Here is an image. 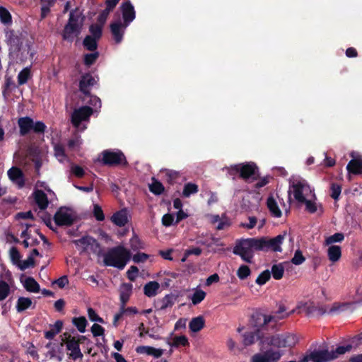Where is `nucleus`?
Wrapping results in <instances>:
<instances>
[{
    "label": "nucleus",
    "mask_w": 362,
    "mask_h": 362,
    "mask_svg": "<svg viewBox=\"0 0 362 362\" xmlns=\"http://www.w3.org/2000/svg\"><path fill=\"white\" fill-rule=\"evenodd\" d=\"M286 232L279 234L274 238L261 237L259 238H250L238 241L233 248V252L239 255L243 260L251 263L254 257L253 251H273L281 252V244Z\"/></svg>",
    "instance_id": "nucleus-1"
},
{
    "label": "nucleus",
    "mask_w": 362,
    "mask_h": 362,
    "mask_svg": "<svg viewBox=\"0 0 362 362\" xmlns=\"http://www.w3.org/2000/svg\"><path fill=\"white\" fill-rule=\"evenodd\" d=\"M132 254L124 246L119 245L110 248L105 255L103 262L105 266L123 269L130 260Z\"/></svg>",
    "instance_id": "nucleus-2"
},
{
    "label": "nucleus",
    "mask_w": 362,
    "mask_h": 362,
    "mask_svg": "<svg viewBox=\"0 0 362 362\" xmlns=\"http://www.w3.org/2000/svg\"><path fill=\"white\" fill-rule=\"evenodd\" d=\"M296 343V337L291 334H275L272 336H264L261 339V346L262 348L265 346H272L276 348L291 347Z\"/></svg>",
    "instance_id": "nucleus-3"
},
{
    "label": "nucleus",
    "mask_w": 362,
    "mask_h": 362,
    "mask_svg": "<svg viewBox=\"0 0 362 362\" xmlns=\"http://www.w3.org/2000/svg\"><path fill=\"white\" fill-rule=\"evenodd\" d=\"M98 160L103 165L109 167L128 165V162L124 154L119 150H104L100 154V157L98 158Z\"/></svg>",
    "instance_id": "nucleus-4"
},
{
    "label": "nucleus",
    "mask_w": 362,
    "mask_h": 362,
    "mask_svg": "<svg viewBox=\"0 0 362 362\" xmlns=\"http://www.w3.org/2000/svg\"><path fill=\"white\" fill-rule=\"evenodd\" d=\"M20 135L24 136L28 134L30 131L37 134H43L46 129V125L42 121L34 122L30 117H22L18 119Z\"/></svg>",
    "instance_id": "nucleus-5"
},
{
    "label": "nucleus",
    "mask_w": 362,
    "mask_h": 362,
    "mask_svg": "<svg viewBox=\"0 0 362 362\" xmlns=\"http://www.w3.org/2000/svg\"><path fill=\"white\" fill-rule=\"evenodd\" d=\"M339 355L341 354L337 353V349L331 351L327 349L308 351L303 357V362H329Z\"/></svg>",
    "instance_id": "nucleus-6"
},
{
    "label": "nucleus",
    "mask_w": 362,
    "mask_h": 362,
    "mask_svg": "<svg viewBox=\"0 0 362 362\" xmlns=\"http://www.w3.org/2000/svg\"><path fill=\"white\" fill-rule=\"evenodd\" d=\"M24 41L25 35L22 33L10 31L8 37L10 54L17 55L21 50Z\"/></svg>",
    "instance_id": "nucleus-7"
},
{
    "label": "nucleus",
    "mask_w": 362,
    "mask_h": 362,
    "mask_svg": "<svg viewBox=\"0 0 362 362\" xmlns=\"http://www.w3.org/2000/svg\"><path fill=\"white\" fill-rule=\"evenodd\" d=\"M65 336V344L66 349L70 351L69 356L70 358L76 361L78 358H83V354L80 349L79 341L76 340V337H72L68 333H64Z\"/></svg>",
    "instance_id": "nucleus-8"
},
{
    "label": "nucleus",
    "mask_w": 362,
    "mask_h": 362,
    "mask_svg": "<svg viewBox=\"0 0 362 362\" xmlns=\"http://www.w3.org/2000/svg\"><path fill=\"white\" fill-rule=\"evenodd\" d=\"M93 112V111L92 107L89 106H83L78 109L74 110L71 114V118L72 124L75 127H79L82 122L89 120Z\"/></svg>",
    "instance_id": "nucleus-9"
},
{
    "label": "nucleus",
    "mask_w": 362,
    "mask_h": 362,
    "mask_svg": "<svg viewBox=\"0 0 362 362\" xmlns=\"http://www.w3.org/2000/svg\"><path fill=\"white\" fill-rule=\"evenodd\" d=\"M240 177L245 181L251 179V181L257 180L259 178V169L255 163H240Z\"/></svg>",
    "instance_id": "nucleus-10"
},
{
    "label": "nucleus",
    "mask_w": 362,
    "mask_h": 362,
    "mask_svg": "<svg viewBox=\"0 0 362 362\" xmlns=\"http://www.w3.org/2000/svg\"><path fill=\"white\" fill-rule=\"evenodd\" d=\"M54 221L58 226H71L75 218L68 212L66 208H60L54 216Z\"/></svg>",
    "instance_id": "nucleus-11"
},
{
    "label": "nucleus",
    "mask_w": 362,
    "mask_h": 362,
    "mask_svg": "<svg viewBox=\"0 0 362 362\" xmlns=\"http://www.w3.org/2000/svg\"><path fill=\"white\" fill-rule=\"evenodd\" d=\"M120 11L122 16L124 26H129L136 18V11L134 6L129 0L122 2L120 5Z\"/></svg>",
    "instance_id": "nucleus-12"
},
{
    "label": "nucleus",
    "mask_w": 362,
    "mask_h": 362,
    "mask_svg": "<svg viewBox=\"0 0 362 362\" xmlns=\"http://www.w3.org/2000/svg\"><path fill=\"white\" fill-rule=\"evenodd\" d=\"M128 26H124V23H122L119 18L115 21H113L110 25V32L112 38L116 44H119L123 40L125 30Z\"/></svg>",
    "instance_id": "nucleus-13"
},
{
    "label": "nucleus",
    "mask_w": 362,
    "mask_h": 362,
    "mask_svg": "<svg viewBox=\"0 0 362 362\" xmlns=\"http://www.w3.org/2000/svg\"><path fill=\"white\" fill-rule=\"evenodd\" d=\"M281 354L278 351L267 350L263 354H256L251 359V362H276L280 359Z\"/></svg>",
    "instance_id": "nucleus-14"
},
{
    "label": "nucleus",
    "mask_w": 362,
    "mask_h": 362,
    "mask_svg": "<svg viewBox=\"0 0 362 362\" xmlns=\"http://www.w3.org/2000/svg\"><path fill=\"white\" fill-rule=\"evenodd\" d=\"M273 319V317L256 312L251 316V324L256 329H259L262 332L269 323L272 322Z\"/></svg>",
    "instance_id": "nucleus-15"
},
{
    "label": "nucleus",
    "mask_w": 362,
    "mask_h": 362,
    "mask_svg": "<svg viewBox=\"0 0 362 362\" xmlns=\"http://www.w3.org/2000/svg\"><path fill=\"white\" fill-rule=\"evenodd\" d=\"M96 83L95 78L90 73H86L81 77L79 81V90L86 96H90V88L93 86Z\"/></svg>",
    "instance_id": "nucleus-16"
},
{
    "label": "nucleus",
    "mask_w": 362,
    "mask_h": 362,
    "mask_svg": "<svg viewBox=\"0 0 362 362\" xmlns=\"http://www.w3.org/2000/svg\"><path fill=\"white\" fill-rule=\"evenodd\" d=\"M81 25H74L67 23L62 32V38L68 42H73L74 37L78 35L81 31Z\"/></svg>",
    "instance_id": "nucleus-17"
},
{
    "label": "nucleus",
    "mask_w": 362,
    "mask_h": 362,
    "mask_svg": "<svg viewBox=\"0 0 362 362\" xmlns=\"http://www.w3.org/2000/svg\"><path fill=\"white\" fill-rule=\"evenodd\" d=\"M243 342L245 346H250L259 340L261 344V339L264 338V336L259 329H256L253 332H245L243 334Z\"/></svg>",
    "instance_id": "nucleus-18"
},
{
    "label": "nucleus",
    "mask_w": 362,
    "mask_h": 362,
    "mask_svg": "<svg viewBox=\"0 0 362 362\" xmlns=\"http://www.w3.org/2000/svg\"><path fill=\"white\" fill-rule=\"evenodd\" d=\"M8 178L20 188L25 185L24 175L23 171L18 167H12L7 172Z\"/></svg>",
    "instance_id": "nucleus-19"
},
{
    "label": "nucleus",
    "mask_w": 362,
    "mask_h": 362,
    "mask_svg": "<svg viewBox=\"0 0 362 362\" xmlns=\"http://www.w3.org/2000/svg\"><path fill=\"white\" fill-rule=\"evenodd\" d=\"M111 221L117 226H124L128 222L127 209H121L113 214V215L111 217Z\"/></svg>",
    "instance_id": "nucleus-20"
},
{
    "label": "nucleus",
    "mask_w": 362,
    "mask_h": 362,
    "mask_svg": "<svg viewBox=\"0 0 362 362\" xmlns=\"http://www.w3.org/2000/svg\"><path fill=\"white\" fill-rule=\"evenodd\" d=\"M160 173L163 175V180L171 185L177 183L181 177L180 173L174 170L163 169Z\"/></svg>",
    "instance_id": "nucleus-21"
},
{
    "label": "nucleus",
    "mask_w": 362,
    "mask_h": 362,
    "mask_svg": "<svg viewBox=\"0 0 362 362\" xmlns=\"http://www.w3.org/2000/svg\"><path fill=\"white\" fill-rule=\"evenodd\" d=\"M35 202L40 209V210H45L49 204V201L47 194L41 189H37L34 192Z\"/></svg>",
    "instance_id": "nucleus-22"
},
{
    "label": "nucleus",
    "mask_w": 362,
    "mask_h": 362,
    "mask_svg": "<svg viewBox=\"0 0 362 362\" xmlns=\"http://www.w3.org/2000/svg\"><path fill=\"white\" fill-rule=\"evenodd\" d=\"M139 354H146L148 356H153L155 358L160 357L163 354V350L161 349H156L148 346H140L136 349Z\"/></svg>",
    "instance_id": "nucleus-23"
},
{
    "label": "nucleus",
    "mask_w": 362,
    "mask_h": 362,
    "mask_svg": "<svg viewBox=\"0 0 362 362\" xmlns=\"http://www.w3.org/2000/svg\"><path fill=\"white\" fill-rule=\"evenodd\" d=\"M84 18L85 17L83 16L82 12L80 11L79 8L77 7L70 11L67 23L74 25H81L82 27Z\"/></svg>",
    "instance_id": "nucleus-24"
},
{
    "label": "nucleus",
    "mask_w": 362,
    "mask_h": 362,
    "mask_svg": "<svg viewBox=\"0 0 362 362\" xmlns=\"http://www.w3.org/2000/svg\"><path fill=\"white\" fill-rule=\"evenodd\" d=\"M122 290L120 292L119 298L121 301V308H124L128 302L132 293V284L129 283H124L122 285Z\"/></svg>",
    "instance_id": "nucleus-25"
},
{
    "label": "nucleus",
    "mask_w": 362,
    "mask_h": 362,
    "mask_svg": "<svg viewBox=\"0 0 362 362\" xmlns=\"http://www.w3.org/2000/svg\"><path fill=\"white\" fill-rule=\"evenodd\" d=\"M346 170L349 173L362 175V159H351L346 166Z\"/></svg>",
    "instance_id": "nucleus-26"
},
{
    "label": "nucleus",
    "mask_w": 362,
    "mask_h": 362,
    "mask_svg": "<svg viewBox=\"0 0 362 362\" xmlns=\"http://www.w3.org/2000/svg\"><path fill=\"white\" fill-rule=\"evenodd\" d=\"M305 187V185L300 181L293 183L292 185L294 198L299 203H303L305 200V197L303 195Z\"/></svg>",
    "instance_id": "nucleus-27"
},
{
    "label": "nucleus",
    "mask_w": 362,
    "mask_h": 362,
    "mask_svg": "<svg viewBox=\"0 0 362 362\" xmlns=\"http://www.w3.org/2000/svg\"><path fill=\"white\" fill-rule=\"evenodd\" d=\"M160 284L156 281H149L144 287V294L149 298L154 297L158 294Z\"/></svg>",
    "instance_id": "nucleus-28"
},
{
    "label": "nucleus",
    "mask_w": 362,
    "mask_h": 362,
    "mask_svg": "<svg viewBox=\"0 0 362 362\" xmlns=\"http://www.w3.org/2000/svg\"><path fill=\"white\" fill-rule=\"evenodd\" d=\"M267 206L272 216L276 218H279L281 216V211L279 209L276 201L272 196H270L267 198Z\"/></svg>",
    "instance_id": "nucleus-29"
},
{
    "label": "nucleus",
    "mask_w": 362,
    "mask_h": 362,
    "mask_svg": "<svg viewBox=\"0 0 362 362\" xmlns=\"http://www.w3.org/2000/svg\"><path fill=\"white\" fill-rule=\"evenodd\" d=\"M205 325V320L203 316L199 315L193 317L189 323V328L192 332H198L202 330Z\"/></svg>",
    "instance_id": "nucleus-30"
},
{
    "label": "nucleus",
    "mask_w": 362,
    "mask_h": 362,
    "mask_svg": "<svg viewBox=\"0 0 362 362\" xmlns=\"http://www.w3.org/2000/svg\"><path fill=\"white\" fill-rule=\"evenodd\" d=\"M63 327V322L57 320L54 325H50V329L45 332V337L47 339H52L59 334Z\"/></svg>",
    "instance_id": "nucleus-31"
},
{
    "label": "nucleus",
    "mask_w": 362,
    "mask_h": 362,
    "mask_svg": "<svg viewBox=\"0 0 362 362\" xmlns=\"http://www.w3.org/2000/svg\"><path fill=\"white\" fill-rule=\"evenodd\" d=\"M329 259L333 262L338 261L341 256V247L338 245H332L327 250Z\"/></svg>",
    "instance_id": "nucleus-32"
},
{
    "label": "nucleus",
    "mask_w": 362,
    "mask_h": 362,
    "mask_svg": "<svg viewBox=\"0 0 362 362\" xmlns=\"http://www.w3.org/2000/svg\"><path fill=\"white\" fill-rule=\"evenodd\" d=\"M90 240H92L91 236L85 235V236H83L82 238H81L80 239L74 240L73 243L76 247H81L82 248L81 251V253H82V252H85L87 251V250L89 247V245L90 244Z\"/></svg>",
    "instance_id": "nucleus-33"
},
{
    "label": "nucleus",
    "mask_w": 362,
    "mask_h": 362,
    "mask_svg": "<svg viewBox=\"0 0 362 362\" xmlns=\"http://www.w3.org/2000/svg\"><path fill=\"white\" fill-rule=\"evenodd\" d=\"M176 300V296L172 293L165 295L158 303L160 310H165L167 308L172 307Z\"/></svg>",
    "instance_id": "nucleus-34"
},
{
    "label": "nucleus",
    "mask_w": 362,
    "mask_h": 362,
    "mask_svg": "<svg viewBox=\"0 0 362 362\" xmlns=\"http://www.w3.org/2000/svg\"><path fill=\"white\" fill-rule=\"evenodd\" d=\"M98 40L91 35H86L83 41V45L87 50L95 52L98 48Z\"/></svg>",
    "instance_id": "nucleus-35"
},
{
    "label": "nucleus",
    "mask_w": 362,
    "mask_h": 362,
    "mask_svg": "<svg viewBox=\"0 0 362 362\" xmlns=\"http://www.w3.org/2000/svg\"><path fill=\"white\" fill-rule=\"evenodd\" d=\"M269 315V317H274V319L272 320V322L276 324L280 320H283V319L287 317L289 315V313H286V307L283 305H281L279 307V309L277 311H276L273 314Z\"/></svg>",
    "instance_id": "nucleus-36"
},
{
    "label": "nucleus",
    "mask_w": 362,
    "mask_h": 362,
    "mask_svg": "<svg viewBox=\"0 0 362 362\" xmlns=\"http://www.w3.org/2000/svg\"><path fill=\"white\" fill-rule=\"evenodd\" d=\"M32 305V300L30 298L19 297L16 303V310L18 313H21L29 308Z\"/></svg>",
    "instance_id": "nucleus-37"
},
{
    "label": "nucleus",
    "mask_w": 362,
    "mask_h": 362,
    "mask_svg": "<svg viewBox=\"0 0 362 362\" xmlns=\"http://www.w3.org/2000/svg\"><path fill=\"white\" fill-rule=\"evenodd\" d=\"M16 85L11 77H6L5 83L3 86L2 94L5 98H7L8 94L11 90L16 88Z\"/></svg>",
    "instance_id": "nucleus-38"
},
{
    "label": "nucleus",
    "mask_w": 362,
    "mask_h": 362,
    "mask_svg": "<svg viewBox=\"0 0 362 362\" xmlns=\"http://www.w3.org/2000/svg\"><path fill=\"white\" fill-rule=\"evenodd\" d=\"M149 190L155 195H160L164 192L165 187L160 181L153 178L152 183L149 185Z\"/></svg>",
    "instance_id": "nucleus-39"
},
{
    "label": "nucleus",
    "mask_w": 362,
    "mask_h": 362,
    "mask_svg": "<svg viewBox=\"0 0 362 362\" xmlns=\"http://www.w3.org/2000/svg\"><path fill=\"white\" fill-rule=\"evenodd\" d=\"M24 287L30 292L37 293L40 291L39 284L33 277H28L25 279Z\"/></svg>",
    "instance_id": "nucleus-40"
},
{
    "label": "nucleus",
    "mask_w": 362,
    "mask_h": 362,
    "mask_svg": "<svg viewBox=\"0 0 362 362\" xmlns=\"http://www.w3.org/2000/svg\"><path fill=\"white\" fill-rule=\"evenodd\" d=\"M99 52L98 51L87 53L83 55V64L87 67H90L95 63L99 57Z\"/></svg>",
    "instance_id": "nucleus-41"
},
{
    "label": "nucleus",
    "mask_w": 362,
    "mask_h": 362,
    "mask_svg": "<svg viewBox=\"0 0 362 362\" xmlns=\"http://www.w3.org/2000/svg\"><path fill=\"white\" fill-rule=\"evenodd\" d=\"M199 187L192 182H187L184 185L182 196L184 197H189L192 194L197 193Z\"/></svg>",
    "instance_id": "nucleus-42"
},
{
    "label": "nucleus",
    "mask_w": 362,
    "mask_h": 362,
    "mask_svg": "<svg viewBox=\"0 0 362 362\" xmlns=\"http://www.w3.org/2000/svg\"><path fill=\"white\" fill-rule=\"evenodd\" d=\"M31 76V71L29 67L23 69L18 74V83L19 86L25 84Z\"/></svg>",
    "instance_id": "nucleus-43"
},
{
    "label": "nucleus",
    "mask_w": 362,
    "mask_h": 362,
    "mask_svg": "<svg viewBox=\"0 0 362 362\" xmlns=\"http://www.w3.org/2000/svg\"><path fill=\"white\" fill-rule=\"evenodd\" d=\"M72 323L81 333H84L86 332V327L88 322L85 317L81 316L78 317H74L72 319Z\"/></svg>",
    "instance_id": "nucleus-44"
},
{
    "label": "nucleus",
    "mask_w": 362,
    "mask_h": 362,
    "mask_svg": "<svg viewBox=\"0 0 362 362\" xmlns=\"http://www.w3.org/2000/svg\"><path fill=\"white\" fill-rule=\"evenodd\" d=\"M270 272L274 279L280 280L284 276V267L281 264H273Z\"/></svg>",
    "instance_id": "nucleus-45"
},
{
    "label": "nucleus",
    "mask_w": 362,
    "mask_h": 362,
    "mask_svg": "<svg viewBox=\"0 0 362 362\" xmlns=\"http://www.w3.org/2000/svg\"><path fill=\"white\" fill-rule=\"evenodd\" d=\"M103 25L96 23L90 25L89 31L91 33V36L97 40H99L103 33Z\"/></svg>",
    "instance_id": "nucleus-46"
},
{
    "label": "nucleus",
    "mask_w": 362,
    "mask_h": 362,
    "mask_svg": "<svg viewBox=\"0 0 362 362\" xmlns=\"http://www.w3.org/2000/svg\"><path fill=\"white\" fill-rule=\"evenodd\" d=\"M0 21L5 25H8L12 22L11 15L4 7L0 6Z\"/></svg>",
    "instance_id": "nucleus-47"
},
{
    "label": "nucleus",
    "mask_w": 362,
    "mask_h": 362,
    "mask_svg": "<svg viewBox=\"0 0 362 362\" xmlns=\"http://www.w3.org/2000/svg\"><path fill=\"white\" fill-rule=\"evenodd\" d=\"M271 279V272L268 269L259 274L255 280V283L259 286L265 284Z\"/></svg>",
    "instance_id": "nucleus-48"
},
{
    "label": "nucleus",
    "mask_w": 362,
    "mask_h": 362,
    "mask_svg": "<svg viewBox=\"0 0 362 362\" xmlns=\"http://www.w3.org/2000/svg\"><path fill=\"white\" fill-rule=\"evenodd\" d=\"M189 345L188 339L184 335L175 337L171 344V346L174 347H179L180 346H187Z\"/></svg>",
    "instance_id": "nucleus-49"
},
{
    "label": "nucleus",
    "mask_w": 362,
    "mask_h": 362,
    "mask_svg": "<svg viewBox=\"0 0 362 362\" xmlns=\"http://www.w3.org/2000/svg\"><path fill=\"white\" fill-rule=\"evenodd\" d=\"M250 274L251 270L250 267L245 264L241 265L237 271V276L241 280L247 279Z\"/></svg>",
    "instance_id": "nucleus-50"
},
{
    "label": "nucleus",
    "mask_w": 362,
    "mask_h": 362,
    "mask_svg": "<svg viewBox=\"0 0 362 362\" xmlns=\"http://www.w3.org/2000/svg\"><path fill=\"white\" fill-rule=\"evenodd\" d=\"M205 297L206 293L204 291L201 289L197 290L192 296V302L193 305H197L200 303L202 300H204Z\"/></svg>",
    "instance_id": "nucleus-51"
},
{
    "label": "nucleus",
    "mask_w": 362,
    "mask_h": 362,
    "mask_svg": "<svg viewBox=\"0 0 362 362\" xmlns=\"http://www.w3.org/2000/svg\"><path fill=\"white\" fill-rule=\"evenodd\" d=\"M10 292L8 284L4 281H0V300L6 298Z\"/></svg>",
    "instance_id": "nucleus-52"
},
{
    "label": "nucleus",
    "mask_w": 362,
    "mask_h": 362,
    "mask_svg": "<svg viewBox=\"0 0 362 362\" xmlns=\"http://www.w3.org/2000/svg\"><path fill=\"white\" fill-rule=\"evenodd\" d=\"M34 266H35V259L32 257V255H29L28 257L27 258V259H25L24 261L19 262V264L18 265L19 269L22 271H24L25 269H26L30 267H34Z\"/></svg>",
    "instance_id": "nucleus-53"
},
{
    "label": "nucleus",
    "mask_w": 362,
    "mask_h": 362,
    "mask_svg": "<svg viewBox=\"0 0 362 362\" xmlns=\"http://www.w3.org/2000/svg\"><path fill=\"white\" fill-rule=\"evenodd\" d=\"M331 190V197L334 200H337L340 196L341 192V187L340 185L337 183H332L330 187Z\"/></svg>",
    "instance_id": "nucleus-54"
},
{
    "label": "nucleus",
    "mask_w": 362,
    "mask_h": 362,
    "mask_svg": "<svg viewBox=\"0 0 362 362\" xmlns=\"http://www.w3.org/2000/svg\"><path fill=\"white\" fill-rule=\"evenodd\" d=\"M130 247L132 250L136 251L141 248H143L142 243L139 238L134 235L129 240Z\"/></svg>",
    "instance_id": "nucleus-55"
},
{
    "label": "nucleus",
    "mask_w": 362,
    "mask_h": 362,
    "mask_svg": "<svg viewBox=\"0 0 362 362\" xmlns=\"http://www.w3.org/2000/svg\"><path fill=\"white\" fill-rule=\"evenodd\" d=\"M344 238V235L342 233H336L332 235H330L326 239V244L330 245L334 243H340Z\"/></svg>",
    "instance_id": "nucleus-56"
},
{
    "label": "nucleus",
    "mask_w": 362,
    "mask_h": 362,
    "mask_svg": "<svg viewBox=\"0 0 362 362\" xmlns=\"http://www.w3.org/2000/svg\"><path fill=\"white\" fill-rule=\"evenodd\" d=\"M111 11H112V10H111L110 8H109L107 7H106L103 11H102L101 13L98 16V18H97L98 23L103 26Z\"/></svg>",
    "instance_id": "nucleus-57"
},
{
    "label": "nucleus",
    "mask_w": 362,
    "mask_h": 362,
    "mask_svg": "<svg viewBox=\"0 0 362 362\" xmlns=\"http://www.w3.org/2000/svg\"><path fill=\"white\" fill-rule=\"evenodd\" d=\"M305 260V258L303 255L302 252L300 250H297L293 258L291 259V262L295 265H300L303 264Z\"/></svg>",
    "instance_id": "nucleus-58"
},
{
    "label": "nucleus",
    "mask_w": 362,
    "mask_h": 362,
    "mask_svg": "<svg viewBox=\"0 0 362 362\" xmlns=\"http://www.w3.org/2000/svg\"><path fill=\"white\" fill-rule=\"evenodd\" d=\"M88 315L90 321L92 322H98L100 323H105L104 320L98 316V315L95 313V310L92 308H88Z\"/></svg>",
    "instance_id": "nucleus-59"
},
{
    "label": "nucleus",
    "mask_w": 362,
    "mask_h": 362,
    "mask_svg": "<svg viewBox=\"0 0 362 362\" xmlns=\"http://www.w3.org/2000/svg\"><path fill=\"white\" fill-rule=\"evenodd\" d=\"M10 257L13 264L18 265L21 255L16 247H12L10 250Z\"/></svg>",
    "instance_id": "nucleus-60"
},
{
    "label": "nucleus",
    "mask_w": 362,
    "mask_h": 362,
    "mask_svg": "<svg viewBox=\"0 0 362 362\" xmlns=\"http://www.w3.org/2000/svg\"><path fill=\"white\" fill-rule=\"evenodd\" d=\"M308 310L310 314L317 317L323 315L327 312L325 308L323 307L312 306L309 307Z\"/></svg>",
    "instance_id": "nucleus-61"
},
{
    "label": "nucleus",
    "mask_w": 362,
    "mask_h": 362,
    "mask_svg": "<svg viewBox=\"0 0 362 362\" xmlns=\"http://www.w3.org/2000/svg\"><path fill=\"white\" fill-rule=\"evenodd\" d=\"M93 215L97 221H103L105 219V215H104L103 211L102 208L98 204L94 205Z\"/></svg>",
    "instance_id": "nucleus-62"
},
{
    "label": "nucleus",
    "mask_w": 362,
    "mask_h": 362,
    "mask_svg": "<svg viewBox=\"0 0 362 362\" xmlns=\"http://www.w3.org/2000/svg\"><path fill=\"white\" fill-rule=\"evenodd\" d=\"M91 332L94 337L103 336L105 329L100 325L95 323L91 327Z\"/></svg>",
    "instance_id": "nucleus-63"
},
{
    "label": "nucleus",
    "mask_w": 362,
    "mask_h": 362,
    "mask_svg": "<svg viewBox=\"0 0 362 362\" xmlns=\"http://www.w3.org/2000/svg\"><path fill=\"white\" fill-rule=\"evenodd\" d=\"M174 219V216L172 214H165L162 217V224L165 227H169L175 224Z\"/></svg>",
    "instance_id": "nucleus-64"
}]
</instances>
